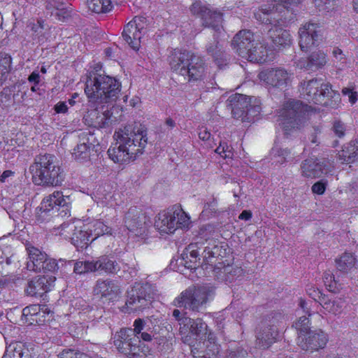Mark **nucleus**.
I'll use <instances>...</instances> for the list:
<instances>
[{
    "label": "nucleus",
    "instance_id": "1",
    "mask_svg": "<svg viewBox=\"0 0 358 358\" xmlns=\"http://www.w3.org/2000/svg\"><path fill=\"white\" fill-rule=\"evenodd\" d=\"M120 83L109 76L90 73L85 81V93L90 106L94 109L88 110L83 116L85 124L93 127L99 109L103 110L105 106L115 102L120 94Z\"/></svg>",
    "mask_w": 358,
    "mask_h": 358
},
{
    "label": "nucleus",
    "instance_id": "2",
    "mask_svg": "<svg viewBox=\"0 0 358 358\" xmlns=\"http://www.w3.org/2000/svg\"><path fill=\"white\" fill-rule=\"evenodd\" d=\"M115 143L108 150L109 158L123 164L143 154L148 143L147 131L141 125L129 124L120 128L113 135Z\"/></svg>",
    "mask_w": 358,
    "mask_h": 358
},
{
    "label": "nucleus",
    "instance_id": "3",
    "mask_svg": "<svg viewBox=\"0 0 358 358\" xmlns=\"http://www.w3.org/2000/svg\"><path fill=\"white\" fill-rule=\"evenodd\" d=\"M29 171L34 183L37 185L56 187L61 185L64 180L63 169L57 158L51 154L37 155Z\"/></svg>",
    "mask_w": 358,
    "mask_h": 358
},
{
    "label": "nucleus",
    "instance_id": "4",
    "mask_svg": "<svg viewBox=\"0 0 358 358\" xmlns=\"http://www.w3.org/2000/svg\"><path fill=\"white\" fill-rule=\"evenodd\" d=\"M169 64L173 71L189 81L201 79L205 71L203 59L188 50H174L169 56Z\"/></svg>",
    "mask_w": 358,
    "mask_h": 358
},
{
    "label": "nucleus",
    "instance_id": "5",
    "mask_svg": "<svg viewBox=\"0 0 358 358\" xmlns=\"http://www.w3.org/2000/svg\"><path fill=\"white\" fill-rule=\"evenodd\" d=\"M300 96L308 102L324 106L334 107L340 101V94L331 89L329 83L322 79H311L301 83Z\"/></svg>",
    "mask_w": 358,
    "mask_h": 358
},
{
    "label": "nucleus",
    "instance_id": "6",
    "mask_svg": "<svg viewBox=\"0 0 358 358\" xmlns=\"http://www.w3.org/2000/svg\"><path fill=\"white\" fill-rule=\"evenodd\" d=\"M215 287L210 285H193L182 292L174 299V306L199 312L213 299Z\"/></svg>",
    "mask_w": 358,
    "mask_h": 358
},
{
    "label": "nucleus",
    "instance_id": "7",
    "mask_svg": "<svg viewBox=\"0 0 358 358\" xmlns=\"http://www.w3.org/2000/svg\"><path fill=\"white\" fill-rule=\"evenodd\" d=\"M113 338L117 351L129 358H142L148 352V348L141 343L139 336L134 335L131 328L121 329Z\"/></svg>",
    "mask_w": 358,
    "mask_h": 358
},
{
    "label": "nucleus",
    "instance_id": "8",
    "mask_svg": "<svg viewBox=\"0 0 358 358\" xmlns=\"http://www.w3.org/2000/svg\"><path fill=\"white\" fill-rule=\"evenodd\" d=\"M306 110L300 101H287L280 111L278 121L285 134L299 129L304 122Z\"/></svg>",
    "mask_w": 358,
    "mask_h": 358
},
{
    "label": "nucleus",
    "instance_id": "9",
    "mask_svg": "<svg viewBox=\"0 0 358 358\" xmlns=\"http://www.w3.org/2000/svg\"><path fill=\"white\" fill-rule=\"evenodd\" d=\"M283 319V315L272 312L264 317L257 330L256 345L259 348L267 349L276 341L278 331L276 324Z\"/></svg>",
    "mask_w": 358,
    "mask_h": 358
},
{
    "label": "nucleus",
    "instance_id": "10",
    "mask_svg": "<svg viewBox=\"0 0 358 358\" xmlns=\"http://www.w3.org/2000/svg\"><path fill=\"white\" fill-rule=\"evenodd\" d=\"M189 217L178 206L159 213L155 220V227L161 233L172 234L178 228L188 226Z\"/></svg>",
    "mask_w": 358,
    "mask_h": 358
},
{
    "label": "nucleus",
    "instance_id": "11",
    "mask_svg": "<svg viewBox=\"0 0 358 358\" xmlns=\"http://www.w3.org/2000/svg\"><path fill=\"white\" fill-rule=\"evenodd\" d=\"M155 288L149 283H136L127 292L126 306L130 312H142L149 308L157 294Z\"/></svg>",
    "mask_w": 358,
    "mask_h": 358
},
{
    "label": "nucleus",
    "instance_id": "12",
    "mask_svg": "<svg viewBox=\"0 0 358 358\" xmlns=\"http://www.w3.org/2000/svg\"><path fill=\"white\" fill-rule=\"evenodd\" d=\"M70 201L69 196H64L59 191L54 192L43 199L36 212L37 221L43 222L50 220L52 217L57 215L60 207L67 208Z\"/></svg>",
    "mask_w": 358,
    "mask_h": 358
},
{
    "label": "nucleus",
    "instance_id": "13",
    "mask_svg": "<svg viewBox=\"0 0 358 358\" xmlns=\"http://www.w3.org/2000/svg\"><path fill=\"white\" fill-rule=\"evenodd\" d=\"M191 13L201 19L202 25L220 32L222 29V13L210 9L201 1H196L190 7Z\"/></svg>",
    "mask_w": 358,
    "mask_h": 358
},
{
    "label": "nucleus",
    "instance_id": "14",
    "mask_svg": "<svg viewBox=\"0 0 358 358\" xmlns=\"http://www.w3.org/2000/svg\"><path fill=\"white\" fill-rule=\"evenodd\" d=\"M334 169V159L327 157L309 158L301 165L302 176L310 178H320L332 172Z\"/></svg>",
    "mask_w": 358,
    "mask_h": 358
},
{
    "label": "nucleus",
    "instance_id": "15",
    "mask_svg": "<svg viewBox=\"0 0 358 358\" xmlns=\"http://www.w3.org/2000/svg\"><path fill=\"white\" fill-rule=\"evenodd\" d=\"M124 224L127 229L135 236H143L146 234L150 221L141 209L134 206L127 212Z\"/></svg>",
    "mask_w": 358,
    "mask_h": 358
},
{
    "label": "nucleus",
    "instance_id": "16",
    "mask_svg": "<svg viewBox=\"0 0 358 358\" xmlns=\"http://www.w3.org/2000/svg\"><path fill=\"white\" fill-rule=\"evenodd\" d=\"M212 229L211 225H206L201 228L197 238L199 241L196 242V244L203 246L202 255L203 262L206 264H210L212 258L221 256V248L218 245L217 241L212 238Z\"/></svg>",
    "mask_w": 358,
    "mask_h": 358
},
{
    "label": "nucleus",
    "instance_id": "17",
    "mask_svg": "<svg viewBox=\"0 0 358 358\" xmlns=\"http://www.w3.org/2000/svg\"><path fill=\"white\" fill-rule=\"evenodd\" d=\"M255 19L265 24H273L286 23L291 21L292 17L287 16L285 14L280 13V6H264L259 8L254 13Z\"/></svg>",
    "mask_w": 358,
    "mask_h": 358
},
{
    "label": "nucleus",
    "instance_id": "18",
    "mask_svg": "<svg viewBox=\"0 0 358 358\" xmlns=\"http://www.w3.org/2000/svg\"><path fill=\"white\" fill-rule=\"evenodd\" d=\"M258 78L267 86L283 89L287 85L289 75L283 68H271L262 71Z\"/></svg>",
    "mask_w": 358,
    "mask_h": 358
},
{
    "label": "nucleus",
    "instance_id": "19",
    "mask_svg": "<svg viewBox=\"0 0 358 358\" xmlns=\"http://www.w3.org/2000/svg\"><path fill=\"white\" fill-rule=\"evenodd\" d=\"M327 342V335L320 329L309 331L305 334L299 335L297 343L303 350L311 352L323 348Z\"/></svg>",
    "mask_w": 358,
    "mask_h": 358
},
{
    "label": "nucleus",
    "instance_id": "20",
    "mask_svg": "<svg viewBox=\"0 0 358 358\" xmlns=\"http://www.w3.org/2000/svg\"><path fill=\"white\" fill-rule=\"evenodd\" d=\"M299 46L303 51H308L313 46L317 45L321 36V29L317 24L306 23L299 31Z\"/></svg>",
    "mask_w": 358,
    "mask_h": 358
},
{
    "label": "nucleus",
    "instance_id": "21",
    "mask_svg": "<svg viewBox=\"0 0 358 358\" xmlns=\"http://www.w3.org/2000/svg\"><path fill=\"white\" fill-rule=\"evenodd\" d=\"M56 277L53 275H38L29 280L25 293L31 296H42L54 286Z\"/></svg>",
    "mask_w": 358,
    "mask_h": 358
},
{
    "label": "nucleus",
    "instance_id": "22",
    "mask_svg": "<svg viewBox=\"0 0 358 358\" xmlns=\"http://www.w3.org/2000/svg\"><path fill=\"white\" fill-rule=\"evenodd\" d=\"M255 42L253 33L250 30L243 29L233 38L231 47L239 56L245 59Z\"/></svg>",
    "mask_w": 358,
    "mask_h": 358
},
{
    "label": "nucleus",
    "instance_id": "23",
    "mask_svg": "<svg viewBox=\"0 0 358 358\" xmlns=\"http://www.w3.org/2000/svg\"><path fill=\"white\" fill-rule=\"evenodd\" d=\"M66 228L73 231V234L71 237V242L78 250L87 248L93 241L92 238L93 234L90 233L87 225L82 224L78 227L73 224H63L62 229H64Z\"/></svg>",
    "mask_w": 358,
    "mask_h": 358
},
{
    "label": "nucleus",
    "instance_id": "24",
    "mask_svg": "<svg viewBox=\"0 0 358 358\" xmlns=\"http://www.w3.org/2000/svg\"><path fill=\"white\" fill-rule=\"evenodd\" d=\"M251 98L241 94L231 95L227 99V107L231 109L234 118L244 122L247 108L250 106Z\"/></svg>",
    "mask_w": 358,
    "mask_h": 358
},
{
    "label": "nucleus",
    "instance_id": "25",
    "mask_svg": "<svg viewBox=\"0 0 358 358\" xmlns=\"http://www.w3.org/2000/svg\"><path fill=\"white\" fill-rule=\"evenodd\" d=\"M92 138L93 135L90 132H83L79 135V141L72 152L75 160L80 163L90 160L93 147L91 143Z\"/></svg>",
    "mask_w": 358,
    "mask_h": 358
},
{
    "label": "nucleus",
    "instance_id": "26",
    "mask_svg": "<svg viewBox=\"0 0 358 358\" xmlns=\"http://www.w3.org/2000/svg\"><path fill=\"white\" fill-rule=\"evenodd\" d=\"M120 292V286L115 280L99 279L93 288L94 295L107 298L109 300L116 298Z\"/></svg>",
    "mask_w": 358,
    "mask_h": 358
},
{
    "label": "nucleus",
    "instance_id": "27",
    "mask_svg": "<svg viewBox=\"0 0 358 358\" xmlns=\"http://www.w3.org/2000/svg\"><path fill=\"white\" fill-rule=\"evenodd\" d=\"M268 36L275 49H282L290 46L292 38L289 32L284 29L280 24H275L268 31Z\"/></svg>",
    "mask_w": 358,
    "mask_h": 358
},
{
    "label": "nucleus",
    "instance_id": "28",
    "mask_svg": "<svg viewBox=\"0 0 358 358\" xmlns=\"http://www.w3.org/2000/svg\"><path fill=\"white\" fill-rule=\"evenodd\" d=\"M142 30L143 28L140 27L134 19L127 23L122 31L124 40L135 50H138L140 48L141 38L143 36Z\"/></svg>",
    "mask_w": 358,
    "mask_h": 358
},
{
    "label": "nucleus",
    "instance_id": "29",
    "mask_svg": "<svg viewBox=\"0 0 358 358\" xmlns=\"http://www.w3.org/2000/svg\"><path fill=\"white\" fill-rule=\"evenodd\" d=\"M206 48L207 54L213 59L219 67L227 64L230 59L229 55L215 37L213 41L207 43Z\"/></svg>",
    "mask_w": 358,
    "mask_h": 358
},
{
    "label": "nucleus",
    "instance_id": "30",
    "mask_svg": "<svg viewBox=\"0 0 358 358\" xmlns=\"http://www.w3.org/2000/svg\"><path fill=\"white\" fill-rule=\"evenodd\" d=\"M327 62V55L322 50L312 52L310 55L303 60L299 62L301 69L310 71H317L324 67Z\"/></svg>",
    "mask_w": 358,
    "mask_h": 358
},
{
    "label": "nucleus",
    "instance_id": "31",
    "mask_svg": "<svg viewBox=\"0 0 358 358\" xmlns=\"http://www.w3.org/2000/svg\"><path fill=\"white\" fill-rule=\"evenodd\" d=\"M27 27L31 31V38L34 44L42 45L45 43L50 36L48 26L43 20H38L36 22H30Z\"/></svg>",
    "mask_w": 358,
    "mask_h": 358
},
{
    "label": "nucleus",
    "instance_id": "32",
    "mask_svg": "<svg viewBox=\"0 0 358 358\" xmlns=\"http://www.w3.org/2000/svg\"><path fill=\"white\" fill-rule=\"evenodd\" d=\"M92 262L93 265L91 266H94V271L99 273L114 274L120 269L119 264L108 256H101Z\"/></svg>",
    "mask_w": 358,
    "mask_h": 358
},
{
    "label": "nucleus",
    "instance_id": "33",
    "mask_svg": "<svg viewBox=\"0 0 358 358\" xmlns=\"http://www.w3.org/2000/svg\"><path fill=\"white\" fill-rule=\"evenodd\" d=\"M27 251L29 255L27 263V269L35 272L42 271L47 254L35 247H29Z\"/></svg>",
    "mask_w": 358,
    "mask_h": 358
},
{
    "label": "nucleus",
    "instance_id": "34",
    "mask_svg": "<svg viewBox=\"0 0 358 358\" xmlns=\"http://www.w3.org/2000/svg\"><path fill=\"white\" fill-rule=\"evenodd\" d=\"M341 164H351L358 160V139L351 141L338 153Z\"/></svg>",
    "mask_w": 358,
    "mask_h": 358
},
{
    "label": "nucleus",
    "instance_id": "35",
    "mask_svg": "<svg viewBox=\"0 0 358 358\" xmlns=\"http://www.w3.org/2000/svg\"><path fill=\"white\" fill-rule=\"evenodd\" d=\"M320 304L327 312L338 315L343 310L344 301L340 298L333 299L326 295L322 297Z\"/></svg>",
    "mask_w": 358,
    "mask_h": 358
},
{
    "label": "nucleus",
    "instance_id": "36",
    "mask_svg": "<svg viewBox=\"0 0 358 358\" xmlns=\"http://www.w3.org/2000/svg\"><path fill=\"white\" fill-rule=\"evenodd\" d=\"M356 263L355 256L350 252H345L336 259V268L343 273L350 272L355 267Z\"/></svg>",
    "mask_w": 358,
    "mask_h": 358
},
{
    "label": "nucleus",
    "instance_id": "37",
    "mask_svg": "<svg viewBox=\"0 0 358 358\" xmlns=\"http://www.w3.org/2000/svg\"><path fill=\"white\" fill-rule=\"evenodd\" d=\"M245 59L257 63H264L268 61L267 50L262 44L255 42Z\"/></svg>",
    "mask_w": 358,
    "mask_h": 358
},
{
    "label": "nucleus",
    "instance_id": "38",
    "mask_svg": "<svg viewBox=\"0 0 358 358\" xmlns=\"http://www.w3.org/2000/svg\"><path fill=\"white\" fill-rule=\"evenodd\" d=\"M215 269L219 270L217 273H219L222 280L229 282L242 275L243 273V271L241 267L229 264L224 266L222 268L217 267Z\"/></svg>",
    "mask_w": 358,
    "mask_h": 358
},
{
    "label": "nucleus",
    "instance_id": "39",
    "mask_svg": "<svg viewBox=\"0 0 358 358\" xmlns=\"http://www.w3.org/2000/svg\"><path fill=\"white\" fill-rule=\"evenodd\" d=\"M271 157L273 164H282L285 162H288L293 157L291 156L289 150L282 149L280 147L275 146L271 151Z\"/></svg>",
    "mask_w": 358,
    "mask_h": 358
},
{
    "label": "nucleus",
    "instance_id": "40",
    "mask_svg": "<svg viewBox=\"0 0 358 358\" xmlns=\"http://www.w3.org/2000/svg\"><path fill=\"white\" fill-rule=\"evenodd\" d=\"M90 234H93V241L99 236L109 234L112 235V229L100 220L95 221L92 224L87 225Z\"/></svg>",
    "mask_w": 358,
    "mask_h": 358
},
{
    "label": "nucleus",
    "instance_id": "41",
    "mask_svg": "<svg viewBox=\"0 0 358 358\" xmlns=\"http://www.w3.org/2000/svg\"><path fill=\"white\" fill-rule=\"evenodd\" d=\"M88 7L94 13H103L111 10L113 5L110 0H90Z\"/></svg>",
    "mask_w": 358,
    "mask_h": 358
},
{
    "label": "nucleus",
    "instance_id": "42",
    "mask_svg": "<svg viewBox=\"0 0 358 358\" xmlns=\"http://www.w3.org/2000/svg\"><path fill=\"white\" fill-rule=\"evenodd\" d=\"M187 324L189 326V331L193 335L199 336L206 334L207 324L201 318H189Z\"/></svg>",
    "mask_w": 358,
    "mask_h": 358
},
{
    "label": "nucleus",
    "instance_id": "43",
    "mask_svg": "<svg viewBox=\"0 0 358 358\" xmlns=\"http://www.w3.org/2000/svg\"><path fill=\"white\" fill-rule=\"evenodd\" d=\"M66 266V262L63 259H59L57 261L55 259L48 257L47 255L46 260L44 262V266H43L42 271H50L52 273H55L59 269L62 270L63 267Z\"/></svg>",
    "mask_w": 358,
    "mask_h": 358
},
{
    "label": "nucleus",
    "instance_id": "44",
    "mask_svg": "<svg viewBox=\"0 0 358 358\" xmlns=\"http://www.w3.org/2000/svg\"><path fill=\"white\" fill-rule=\"evenodd\" d=\"M39 312L40 306L38 305L27 306L22 310V320L32 324L34 322H37Z\"/></svg>",
    "mask_w": 358,
    "mask_h": 358
},
{
    "label": "nucleus",
    "instance_id": "45",
    "mask_svg": "<svg viewBox=\"0 0 358 358\" xmlns=\"http://www.w3.org/2000/svg\"><path fill=\"white\" fill-rule=\"evenodd\" d=\"M69 265L71 266L73 265V271L78 274H83L88 272H94L92 261L85 262H74L73 260L66 262V266Z\"/></svg>",
    "mask_w": 358,
    "mask_h": 358
},
{
    "label": "nucleus",
    "instance_id": "46",
    "mask_svg": "<svg viewBox=\"0 0 358 358\" xmlns=\"http://www.w3.org/2000/svg\"><path fill=\"white\" fill-rule=\"evenodd\" d=\"M206 350L201 352L197 356L194 355V358H218L220 353V345L216 342H210L206 344Z\"/></svg>",
    "mask_w": 358,
    "mask_h": 358
},
{
    "label": "nucleus",
    "instance_id": "47",
    "mask_svg": "<svg viewBox=\"0 0 358 358\" xmlns=\"http://www.w3.org/2000/svg\"><path fill=\"white\" fill-rule=\"evenodd\" d=\"M111 113L108 110H106L101 113H99V115L94 122V127L96 128H107L109 127L113 122L111 119Z\"/></svg>",
    "mask_w": 358,
    "mask_h": 358
},
{
    "label": "nucleus",
    "instance_id": "48",
    "mask_svg": "<svg viewBox=\"0 0 358 358\" xmlns=\"http://www.w3.org/2000/svg\"><path fill=\"white\" fill-rule=\"evenodd\" d=\"M134 328L131 329V331H133L134 335L136 336H139L144 331H150L152 327L151 322L145 320L144 319L137 318L134 320L133 324Z\"/></svg>",
    "mask_w": 358,
    "mask_h": 358
},
{
    "label": "nucleus",
    "instance_id": "49",
    "mask_svg": "<svg viewBox=\"0 0 358 358\" xmlns=\"http://www.w3.org/2000/svg\"><path fill=\"white\" fill-rule=\"evenodd\" d=\"M314 4L320 12L328 13L336 7V0H314Z\"/></svg>",
    "mask_w": 358,
    "mask_h": 358
},
{
    "label": "nucleus",
    "instance_id": "50",
    "mask_svg": "<svg viewBox=\"0 0 358 358\" xmlns=\"http://www.w3.org/2000/svg\"><path fill=\"white\" fill-rule=\"evenodd\" d=\"M310 320L308 317L303 315L299 318L294 326L298 331L299 335L305 334L310 330Z\"/></svg>",
    "mask_w": 358,
    "mask_h": 358
},
{
    "label": "nucleus",
    "instance_id": "51",
    "mask_svg": "<svg viewBox=\"0 0 358 358\" xmlns=\"http://www.w3.org/2000/svg\"><path fill=\"white\" fill-rule=\"evenodd\" d=\"M179 264L188 269H195L199 266L198 260L189 257L188 252H183L180 258L178 260Z\"/></svg>",
    "mask_w": 358,
    "mask_h": 358
},
{
    "label": "nucleus",
    "instance_id": "52",
    "mask_svg": "<svg viewBox=\"0 0 358 358\" xmlns=\"http://www.w3.org/2000/svg\"><path fill=\"white\" fill-rule=\"evenodd\" d=\"M21 342L15 343L9 345L8 347L6 348V352L2 357V358H22L19 350L20 348Z\"/></svg>",
    "mask_w": 358,
    "mask_h": 358
},
{
    "label": "nucleus",
    "instance_id": "53",
    "mask_svg": "<svg viewBox=\"0 0 358 358\" xmlns=\"http://www.w3.org/2000/svg\"><path fill=\"white\" fill-rule=\"evenodd\" d=\"M261 111V107L259 102H255L253 104L250 103V106L247 108L244 122L253 121L255 117L259 115Z\"/></svg>",
    "mask_w": 358,
    "mask_h": 358
},
{
    "label": "nucleus",
    "instance_id": "54",
    "mask_svg": "<svg viewBox=\"0 0 358 358\" xmlns=\"http://www.w3.org/2000/svg\"><path fill=\"white\" fill-rule=\"evenodd\" d=\"M14 101L12 98V94L8 89H3V90L0 93V106L2 108H8L13 103Z\"/></svg>",
    "mask_w": 358,
    "mask_h": 358
},
{
    "label": "nucleus",
    "instance_id": "55",
    "mask_svg": "<svg viewBox=\"0 0 358 358\" xmlns=\"http://www.w3.org/2000/svg\"><path fill=\"white\" fill-rule=\"evenodd\" d=\"M11 64L12 58L8 55H6L0 59L1 77H3L6 73H9L11 69Z\"/></svg>",
    "mask_w": 358,
    "mask_h": 358
},
{
    "label": "nucleus",
    "instance_id": "56",
    "mask_svg": "<svg viewBox=\"0 0 358 358\" xmlns=\"http://www.w3.org/2000/svg\"><path fill=\"white\" fill-rule=\"evenodd\" d=\"M334 134L338 138H343L345 135V125L340 120H336L333 123L331 128Z\"/></svg>",
    "mask_w": 358,
    "mask_h": 358
},
{
    "label": "nucleus",
    "instance_id": "57",
    "mask_svg": "<svg viewBox=\"0 0 358 358\" xmlns=\"http://www.w3.org/2000/svg\"><path fill=\"white\" fill-rule=\"evenodd\" d=\"M106 190L103 187H99L96 190V194L98 196V199L101 201V202L105 205H109L110 200L113 199V194L111 192H107L104 194Z\"/></svg>",
    "mask_w": 358,
    "mask_h": 358
},
{
    "label": "nucleus",
    "instance_id": "58",
    "mask_svg": "<svg viewBox=\"0 0 358 358\" xmlns=\"http://www.w3.org/2000/svg\"><path fill=\"white\" fill-rule=\"evenodd\" d=\"M306 292L310 297H311L313 299H314L315 301L318 302L319 303H320V299H322V297L326 296L325 294H322L319 289L313 286L308 287L306 289Z\"/></svg>",
    "mask_w": 358,
    "mask_h": 358
},
{
    "label": "nucleus",
    "instance_id": "59",
    "mask_svg": "<svg viewBox=\"0 0 358 358\" xmlns=\"http://www.w3.org/2000/svg\"><path fill=\"white\" fill-rule=\"evenodd\" d=\"M342 93L345 96H348V101L354 104L358 99V94L357 92L354 91V88L351 87H343L342 89Z\"/></svg>",
    "mask_w": 358,
    "mask_h": 358
},
{
    "label": "nucleus",
    "instance_id": "60",
    "mask_svg": "<svg viewBox=\"0 0 358 358\" xmlns=\"http://www.w3.org/2000/svg\"><path fill=\"white\" fill-rule=\"evenodd\" d=\"M327 185V181L326 180L322 179L320 181L315 182L312 186V192L319 195L323 194L326 190Z\"/></svg>",
    "mask_w": 358,
    "mask_h": 358
},
{
    "label": "nucleus",
    "instance_id": "61",
    "mask_svg": "<svg viewBox=\"0 0 358 358\" xmlns=\"http://www.w3.org/2000/svg\"><path fill=\"white\" fill-rule=\"evenodd\" d=\"M199 244H196V242L194 244H190L188 246V248L186 249V252H188L189 257H191L192 259L199 260L200 258H199V252L196 249H194V248H200V247L198 246Z\"/></svg>",
    "mask_w": 358,
    "mask_h": 358
},
{
    "label": "nucleus",
    "instance_id": "62",
    "mask_svg": "<svg viewBox=\"0 0 358 358\" xmlns=\"http://www.w3.org/2000/svg\"><path fill=\"white\" fill-rule=\"evenodd\" d=\"M20 351L22 358H35V354L32 352L31 349H29L24 343H21Z\"/></svg>",
    "mask_w": 358,
    "mask_h": 358
},
{
    "label": "nucleus",
    "instance_id": "63",
    "mask_svg": "<svg viewBox=\"0 0 358 358\" xmlns=\"http://www.w3.org/2000/svg\"><path fill=\"white\" fill-rule=\"evenodd\" d=\"M157 335L156 330L152 327L150 331H144L139 335V339L141 338L144 341L150 342Z\"/></svg>",
    "mask_w": 358,
    "mask_h": 358
},
{
    "label": "nucleus",
    "instance_id": "64",
    "mask_svg": "<svg viewBox=\"0 0 358 358\" xmlns=\"http://www.w3.org/2000/svg\"><path fill=\"white\" fill-rule=\"evenodd\" d=\"M333 55L336 59L341 63V64H345V55L343 54V51L340 48H334L333 50Z\"/></svg>",
    "mask_w": 358,
    "mask_h": 358
}]
</instances>
